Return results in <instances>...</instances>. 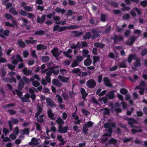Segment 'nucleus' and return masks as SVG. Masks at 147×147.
<instances>
[{"label":"nucleus","mask_w":147,"mask_h":147,"mask_svg":"<svg viewBox=\"0 0 147 147\" xmlns=\"http://www.w3.org/2000/svg\"><path fill=\"white\" fill-rule=\"evenodd\" d=\"M24 9L27 11H31L32 10V7L29 6H25L24 7Z\"/></svg>","instance_id":"41"},{"label":"nucleus","mask_w":147,"mask_h":147,"mask_svg":"<svg viewBox=\"0 0 147 147\" xmlns=\"http://www.w3.org/2000/svg\"><path fill=\"white\" fill-rule=\"evenodd\" d=\"M147 54V48H145L142 51L141 55L142 56H144Z\"/></svg>","instance_id":"62"},{"label":"nucleus","mask_w":147,"mask_h":147,"mask_svg":"<svg viewBox=\"0 0 147 147\" xmlns=\"http://www.w3.org/2000/svg\"><path fill=\"white\" fill-rule=\"evenodd\" d=\"M108 143L109 144H113L115 146H116L117 144V140L113 138H111L108 141Z\"/></svg>","instance_id":"22"},{"label":"nucleus","mask_w":147,"mask_h":147,"mask_svg":"<svg viewBox=\"0 0 147 147\" xmlns=\"http://www.w3.org/2000/svg\"><path fill=\"white\" fill-rule=\"evenodd\" d=\"M137 38L134 36H132L129 38V40H130V42L127 41L126 42V44L128 45H131L134 42L136 41Z\"/></svg>","instance_id":"12"},{"label":"nucleus","mask_w":147,"mask_h":147,"mask_svg":"<svg viewBox=\"0 0 147 147\" xmlns=\"http://www.w3.org/2000/svg\"><path fill=\"white\" fill-rule=\"evenodd\" d=\"M38 144V140L35 138H32V142L29 143L31 145H35L36 146Z\"/></svg>","instance_id":"30"},{"label":"nucleus","mask_w":147,"mask_h":147,"mask_svg":"<svg viewBox=\"0 0 147 147\" xmlns=\"http://www.w3.org/2000/svg\"><path fill=\"white\" fill-rule=\"evenodd\" d=\"M76 59L77 61L80 62H81L84 59L83 57L80 55L77 56L76 57Z\"/></svg>","instance_id":"47"},{"label":"nucleus","mask_w":147,"mask_h":147,"mask_svg":"<svg viewBox=\"0 0 147 147\" xmlns=\"http://www.w3.org/2000/svg\"><path fill=\"white\" fill-rule=\"evenodd\" d=\"M140 4L141 6L145 7L147 6V0H144L141 1L140 3Z\"/></svg>","instance_id":"48"},{"label":"nucleus","mask_w":147,"mask_h":147,"mask_svg":"<svg viewBox=\"0 0 147 147\" xmlns=\"http://www.w3.org/2000/svg\"><path fill=\"white\" fill-rule=\"evenodd\" d=\"M98 100L99 101L101 102L102 101H103L104 104H106L107 102V100L105 97L99 98Z\"/></svg>","instance_id":"44"},{"label":"nucleus","mask_w":147,"mask_h":147,"mask_svg":"<svg viewBox=\"0 0 147 147\" xmlns=\"http://www.w3.org/2000/svg\"><path fill=\"white\" fill-rule=\"evenodd\" d=\"M8 79L9 80V82L12 83L13 82H14V83H16V78L13 77H11V78H8Z\"/></svg>","instance_id":"51"},{"label":"nucleus","mask_w":147,"mask_h":147,"mask_svg":"<svg viewBox=\"0 0 147 147\" xmlns=\"http://www.w3.org/2000/svg\"><path fill=\"white\" fill-rule=\"evenodd\" d=\"M18 45L20 47L24 48L26 46L25 43L22 41V39H19L17 41Z\"/></svg>","instance_id":"21"},{"label":"nucleus","mask_w":147,"mask_h":147,"mask_svg":"<svg viewBox=\"0 0 147 147\" xmlns=\"http://www.w3.org/2000/svg\"><path fill=\"white\" fill-rule=\"evenodd\" d=\"M92 63V60H88L85 59L84 61V66L88 67L90 66Z\"/></svg>","instance_id":"33"},{"label":"nucleus","mask_w":147,"mask_h":147,"mask_svg":"<svg viewBox=\"0 0 147 147\" xmlns=\"http://www.w3.org/2000/svg\"><path fill=\"white\" fill-rule=\"evenodd\" d=\"M23 81H24L26 84H29L30 81V80L26 77L24 76L22 77Z\"/></svg>","instance_id":"43"},{"label":"nucleus","mask_w":147,"mask_h":147,"mask_svg":"<svg viewBox=\"0 0 147 147\" xmlns=\"http://www.w3.org/2000/svg\"><path fill=\"white\" fill-rule=\"evenodd\" d=\"M45 34L44 31L42 30H40L39 31H37L34 33V34L35 35H42Z\"/></svg>","instance_id":"38"},{"label":"nucleus","mask_w":147,"mask_h":147,"mask_svg":"<svg viewBox=\"0 0 147 147\" xmlns=\"http://www.w3.org/2000/svg\"><path fill=\"white\" fill-rule=\"evenodd\" d=\"M136 55L135 54H130L127 58V62L129 63H130L133 59L135 60L136 59Z\"/></svg>","instance_id":"13"},{"label":"nucleus","mask_w":147,"mask_h":147,"mask_svg":"<svg viewBox=\"0 0 147 147\" xmlns=\"http://www.w3.org/2000/svg\"><path fill=\"white\" fill-rule=\"evenodd\" d=\"M30 80L32 82L33 86H34L35 87H37L40 85V83L37 81L35 80L34 78H30Z\"/></svg>","instance_id":"23"},{"label":"nucleus","mask_w":147,"mask_h":147,"mask_svg":"<svg viewBox=\"0 0 147 147\" xmlns=\"http://www.w3.org/2000/svg\"><path fill=\"white\" fill-rule=\"evenodd\" d=\"M106 18V15L104 14H101L100 16V21L102 22H105V21Z\"/></svg>","instance_id":"52"},{"label":"nucleus","mask_w":147,"mask_h":147,"mask_svg":"<svg viewBox=\"0 0 147 147\" xmlns=\"http://www.w3.org/2000/svg\"><path fill=\"white\" fill-rule=\"evenodd\" d=\"M103 84L106 86L108 87H111L113 86L109 78L107 77H105L103 78Z\"/></svg>","instance_id":"7"},{"label":"nucleus","mask_w":147,"mask_h":147,"mask_svg":"<svg viewBox=\"0 0 147 147\" xmlns=\"http://www.w3.org/2000/svg\"><path fill=\"white\" fill-rule=\"evenodd\" d=\"M45 116L44 114H42L39 116H38L37 118H36L37 119V121L40 123H43L44 122V120L43 117Z\"/></svg>","instance_id":"29"},{"label":"nucleus","mask_w":147,"mask_h":147,"mask_svg":"<svg viewBox=\"0 0 147 147\" xmlns=\"http://www.w3.org/2000/svg\"><path fill=\"white\" fill-rule=\"evenodd\" d=\"M36 48L38 50H41L42 49H47V47L46 45L43 44H40L36 46Z\"/></svg>","instance_id":"28"},{"label":"nucleus","mask_w":147,"mask_h":147,"mask_svg":"<svg viewBox=\"0 0 147 147\" xmlns=\"http://www.w3.org/2000/svg\"><path fill=\"white\" fill-rule=\"evenodd\" d=\"M94 125V123L92 121H89L84 124L83 126L82 131L83 133L86 134L88 130V128L92 127Z\"/></svg>","instance_id":"2"},{"label":"nucleus","mask_w":147,"mask_h":147,"mask_svg":"<svg viewBox=\"0 0 147 147\" xmlns=\"http://www.w3.org/2000/svg\"><path fill=\"white\" fill-rule=\"evenodd\" d=\"M125 119L128 121V124L131 127H132L135 124H137V121L134 119L129 117H126Z\"/></svg>","instance_id":"5"},{"label":"nucleus","mask_w":147,"mask_h":147,"mask_svg":"<svg viewBox=\"0 0 147 147\" xmlns=\"http://www.w3.org/2000/svg\"><path fill=\"white\" fill-rule=\"evenodd\" d=\"M133 139V138L131 137L129 138H125L123 140V142L125 143H126L127 142H130Z\"/></svg>","instance_id":"57"},{"label":"nucleus","mask_w":147,"mask_h":147,"mask_svg":"<svg viewBox=\"0 0 147 147\" xmlns=\"http://www.w3.org/2000/svg\"><path fill=\"white\" fill-rule=\"evenodd\" d=\"M119 66L120 68H127V67L126 63L123 61L122 63H119Z\"/></svg>","instance_id":"39"},{"label":"nucleus","mask_w":147,"mask_h":147,"mask_svg":"<svg viewBox=\"0 0 147 147\" xmlns=\"http://www.w3.org/2000/svg\"><path fill=\"white\" fill-rule=\"evenodd\" d=\"M9 12L14 15L17 16L18 13L16 11V8L14 7H11L9 10Z\"/></svg>","instance_id":"20"},{"label":"nucleus","mask_w":147,"mask_h":147,"mask_svg":"<svg viewBox=\"0 0 147 147\" xmlns=\"http://www.w3.org/2000/svg\"><path fill=\"white\" fill-rule=\"evenodd\" d=\"M68 130L67 126H65L63 127L62 125L58 126V131L61 134L65 133L67 132Z\"/></svg>","instance_id":"9"},{"label":"nucleus","mask_w":147,"mask_h":147,"mask_svg":"<svg viewBox=\"0 0 147 147\" xmlns=\"http://www.w3.org/2000/svg\"><path fill=\"white\" fill-rule=\"evenodd\" d=\"M47 114L48 117L51 119L53 120L55 119L54 114L51 109H49L47 111Z\"/></svg>","instance_id":"17"},{"label":"nucleus","mask_w":147,"mask_h":147,"mask_svg":"<svg viewBox=\"0 0 147 147\" xmlns=\"http://www.w3.org/2000/svg\"><path fill=\"white\" fill-rule=\"evenodd\" d=\"M25 84L23 80L21 79L19 81V83L18 86V88L19 89H22L24 87Z\"/></svg>","instance_id":"27"},{"label":"nucleus","mask_w":147,"mask_h":147,"mask_svg":"<svg viewBox=\"0 0 147 147\" xmlns=\"http://www.w3.org/2000/svg\"><path fill=\"white\" fill-rule=\"evenodd\" d=\"M5 17L6 19H11L12 22V24H11L9 22H6L5 23V26L13 28L17 25V22L12 17L11 15L7 13L5 14Z\"/></svg>","instance_id":"1"},{"label":"nucleus","mask_w":147,"mask_h":147,"mask_svg":"<svg viewBox=\"0 0 147 147\" xmlns=\"http://www.w3.org/2000/svg\"><path fill=\"white\" fill-rule=\"evenodd\" d=\"M110 4L112 7H117L118 6V4L117 3L114 1H112L110 2Z\"/></svg>","instance_id":"53"},{"label":"nucleus","mask_w":147,"mask_h":147,"mask_svg":"<svg viewBox=\"0 0 147 147\" xmlns=\"http://www.w3.org/2000/svg\"><path fill=\"white\" fill-rule=\"evenodd\" d=\"M104 111L103 112V114L105 115H109L110 114L109 110L107 108H105L104 109Z\"/></svg>","instance_id":"49"},{"label":"nucleus","mask_w":147,"mask_h":147,"mask_svg":"<svg viewBox=\"0 0 147 147\" xmlns=\"http://www.w3.org/2000/svg\"><path fill=\"white\" fill-rule=\"evenodd\" d=\"M52 83L53 85L58 87H60L62 85V83L58 80L55 79L53 80Z\"/></svg>","instance_id":"19"},{"label":"nucleus","mask_w":147,"mask_h":147,"mask_svg":"<svg viewBox=\"0 0 147 147\" xmlns=\"http://www.w3.org/2000/svg\"><path fill=\"white\" fill-rule=\"evenodd\" d=\"M19 12L21 16H26L27 15V12L22 9H21L19 11Z\"/></svg>","instance_id":"45"},{"label":"nucleus","mask_w":147,"mask_h":147,"mask_svg":"<svg viewBox=\"0 0 147 147\" xmlns=\"http://www.w3.org/2000/svg\"><path fill=\"white\" fill-rule=\"evenodd\" d=\"M58 78L63 82H66L69 79V78L65 77L60 75L58 76Z\"/></svg>","instance_id":"24"},{"label":"nucleus","mask_w":147,"mask_h":147,"mask_svg":"<svg viewBox=\"0 0 147 147\" xmlns=\"http://www.w3.org/2000/svg\"><path fill=\"white\" fill-rule=\"evenodd\" d=\"M111 39L113 40L114 42V43L115 44H117L118 43V41H122L123 39V38L120 36H117L116 35H115L113 37H112Z\"/></svg>","instance_id":"8"},{"label":"nucleus","mask_w":147,"mask_h":147,"mask_svg":"<svg viewBox=\"0 0 147 147\" xmlns=\"http://www.w3.org/2000/svg\"><path fill=\"white\" fill-rule=\"evenodd\" d=\"M7 112L9 113V114L12 115L15 114L16 113L15 110L13 109H9L7 111Z\"/></svg>","instance_id":"55"},{"label":"nucleus","mask_w":147,"mask_h":147,"mask_svg":"<svg viewBox=\"0 0 147 147\" xmlns=\"http://www.w3.org/2000/svg\"><path fill=\"white\" fill-rule=\"evenodd\" d=\"M91 36V34L90 32H86L85 35L83 36V38L85 40L89 39Z\"/></svg>","instance_id":"35"},{"label":"nucleus","mask_w":147,"mask_h":147,"mask_svg":"<svg viewBox=\"0 0 147 147\" xmlns=\"http://www.w3.org/2000/svg\"><path fill=\"white\" fill-rule=\"evenodd\" d=\"M136 61L134 63V66L136 67H138L141 65V64L140 63L141 60L140 59H138L136 58Z\"/></svg>","instance_id":"31"},{"label":"nucleus","mask_w":147,"mask_h":147,"mask_svg":"<svg viewBox=\"0 0 147 147\" xmlns=\"http://www.w3.org/2000/svg\"><path fill=\"white\" fill-rule=\"evenodd\" d=\"M129 14H126L122 16V18L123 20H127L129 18Z\"/></svg>","instance_id":"58"},{"label":"nucleus","mask_w":147,"mask_h":147,"mask_svg":"<svg viewBox=\"0 0 147 147\" xmlns=\"http://www.w3.org/2000/svg\"><path fill=\"white\" fill-rule=\"evenodd\" d=\"M16 59H15L12 61V63L14 65H17L18 62H23L24 61L21 57L19 54L16 55Z\"/></svg>","instance_id":"6"},{"label":"nucleus","mask_w":147,"mask_h":147,"mask_svg":"<svg viewBox=\"0 0 147 147\" xmlns=\"http://www.w3.org/2000/svg\"><path fill=\"white\" fill-rule=\"evenodd\" d=\"M116 90H112L107 95V96L110 99H113L115 97V95L114 94L116 92Z\"/></svg>","instance_id":"18"},{"label":"nucleus","mask_w":147,"mask_h":147,"mask_svg":"<svg viewBox=\"0 0 147 147\" xmlns=\"http://www.w3.org/2000/svg\"><path fill=\"white\" fill-rule=\"evenodd\" d=\"M56 121L59 125V126L62 125L64 123L63 121L60 117H58Z\"/></svg>","instance_id":"34"},{"label":"nucleus","mask_w":147,"mask_h":147,"mask_svg":"<svg viewBox=\"0 0 147 147\" xmlns=\"http://www.w3.org/2000/svg\"><path fill=\"white\" fill-rule=\"evenodd\" d=\"M30 97V95L28 93H27L24 95V96L21 97V101L23 102H30V100L29 99Z\"/></svg>","instance_id":"10"},{"label":"nucleus","mask_w":147,"mask_h":147,"mask_svg":"<svg viewBox=\"0 0 147 147\" xmlns=\"http://www.w3.org/2000/svg\"><path fill=\"white\" fill-rule=\"evenodd\" d=\"M11 121L12 124V123L16 124L19 122V120L18 119H15L13 117L11 118Z\"/></svg>","instance_id":"59"},{"label":"nucleus","mask_w":147,"mask_h":147,"mask_svg":"<svg viewBox=\"0 0 147 147\" xmlns=\"http://www.w3.org/2000/svg\"><path fill=\"white\" fill-rule=\"evenodd\" d=\"M50 59L49 57L47 56H43L41 57L42 61L44 62H47L50 60Z\"/></svg>","instance_id":"32"},{"label":"nucleus","mask_w":147,"mask_h":147,"mask_svg":"<svg viewBox=\"0 0 147 147\" xmlns=\"http://www.w3.org/2000/svg\"><path fill=\"white\" fill-rule=\"evenodd\" d=\"M93 61L96 62L99 61L100 60V58L99 56H94L93 57Z\"/></svg>","instance_id":"60"},{"label":"nucleus","mask_w":147,"mask_h":147,"mask_svg":"<svg viewBox=\"0 0 147 147\" xmlns=\"http://www.w3.org/2000/svg\"><path fill=\"white\" fill-rule=\"evenodd\" d=\"M22 71L26 76L31 75L32 73V71L31 70L29 69L27 70V68L26 67L23 69Z\"/></svg>","instance_id":"25"},{"label":"nucleus","mask_w":147,"mask_h":147,"mask_svg":"<svg viewBox=\"0 0 147 147\" xmlns=\"http://www.w3.org/2000/svg\"><path fill=\"white\" fill-rule=\"evenodd\" d=\"M23 57L25 58H26L29 55V53L26 51H24L23 52Z\"/></svg>","instance_id":"64"},{"label":"nucleus","mask_w":147,"mask_h":147,"mask_svg":"<svg viewBox=\"0 0 147 147\" xmlns=\"http://www.w3.org/2000/svg\"><path fill=\"white\" fill-rule=\"evenodd\" d=\"M46 15H43L41 18L39 16H37V19L36 20V22L37 23L42 24L45 21V18Z\"/></svg>","instance_id":"11"},{"label":"nucleus","mask_w":147,"mask_h":147,"mask_svg":"<svg viewBox=\"0 0 147 147\" xmlns=\"http://www.w3.org/2000/svg\"><path fill=\"white\" fill-rule=\"evenodd\" d=\"M94 45L95 47H98L100 49L103 48L105 46V44L97 42H95L94 43Z\"/></svg>","instance_id":"26"},{"label":"nucleus","mask_w":147,"mask_h":147,"mask_svg":"<svg viewBox=\"0 0 147 147\" xmlns=\"http://www.w3.org/2000/svg\"><path fill=\"white\" fill-rule=\"evenodd\" d=\"M91 32L92 34H94L97 33H100V31L97 28H94L91 30Z\"/></svg>","instance_id":"42"},{"label":"nucleus","mask_w":147,"mask_h":147,"mask_svg":"<svg viewBox=\"0 0 147 147\" xmlns=\"http://www.w3.org/2000/svg\"><path fill=\"white\" fill-rule=\"evenodd\" d=\"M37 112L35 115V117L36 118H37L38 116H39L40 115L43 109L40 106L38 105L37 106Z\"/></svg>","instance_id":"16"},{"label":"nucleus","mask_w":147,"mask_h":147,"mask_svg":"<svg viewBox=\"0 0 147 147\" xmlns=\"http://www.w3.org/2000/svg\"><path fill=\"white\" fill-rule=\"evenodd\" d=\"M46 102L47 105L50 107H52L55 106L54 102L53 100L50 98H47L46 99Z\"/></svg>","instance_id":"14"},{"label":"nucleus","mask_w":147,"mask_h":147,"mask_svg":"<svg viewBox=\"0 0 147 147\" xmlns=\"http://www.w3.org/2000/svg\"><path fill=\"white\" fill-rule=\"evenodd\" d=\"M88 53V51L86 49H84L82 52V54L83 57H85Z\"/></svg>","instance_id":"50"},{"label":"nucleus","mask_w":147,"mask_h":147,"mask_svg":"<svg viewBox=\"0 0 147 147\" xmlns=\"http://www.w3.org/2000/svg\"><path fill=\"white\" fill-rule=\"evenodd\" d=\"M7 66L9 69L12 70H13L15 68V66L11 64H7Z\"/></svg>","instance_id":"61"},{"label":"nucleus","mask_w":147,"mask_h":147,"mask_svg":"<svg viewBox=\"0 0 147 147\" xmlns=\"http://www.w3.org/2000/svg\"><path fill=\"white\" fill-rule=\"evenodd\" d=\"M72 33L77 37H79L83 34L82 32H80L78 31H73Z\"/></svg>","instance_id":"37"},{"label":"nucleus","mask_w":147,"mask_h":147,"mask_svg":"<svg viewBox=\"0 0 147 147\" xmlns=\"http://www.w3.org/2000/svg\"><path fill=\"white\" fill-rule=\"evenodd\" d=\"M56 97L57 98V100L60 103H61L62 102L63 98L61 96L57 94Z\"/></svg>","instance_id":"56"},{"label":"nucleus","mask_w":147,"mask_h":147,"mask_svg":"<svg viewBox=\"0 0 147 147\" xmlns=\"http://www.w3.org/2000/svg\"><path fill=\"white\" fill-rule=\"evenodd\" d=\"M79 27L75 25H69L67 26L68 29L73 30L76 29L78 28Z\"/></svg>","instance_id":"40"},{"label":"nucleus","mask_w":147,"mask_h":147,"mask_svg":"<svg viewBox=\"0 0 147 147\" xmlns=\"http://www.w3.org/2000/svg\"><path fill=\"white\" fill-rule=\"evenodd\" d=\"M25 42L28 44H33L34 43L36 44V40H25Z\"/></svg>","instance_id":"46"},{"label":"nucleus","mask_w":147,"mask_h":147,"mask_svg":"<svg viewBox=\"0 0 147 147\" xmlns=\"http://www.w3.org/2000/svg\"><path fill=\"white\" fill-rule=\"evenodd\" d=\"M128 92L127 89L124 88H121L120 90V93L123 95H126L128 93Z\"/></svg>","instance_id":"36"},{"label":"nucleus","mask_w":147,"mask_h":147,"mask_svg":"<svg viewBox=\"0 0 147 147\" xmlns=\"http://www.w3.org/2000/svg\"><path fill=\"white\" fill-rule=\"evenodd\" d=\"M50 69L52 71L54 75H57L58 74L59 69L58 67L53 66L50 67Z\"/></svg>","instance_id":"15"},{"label":"nucleus","mask_w":147,"mask_h":147,"mask_svg":"<svg viewBox=\"0 0 147 147\" xmlns=\"http://www.w3.org/2000/svg\"><path fill=\"white\" fill-rule=\"evenodd\" d=\"M67 29V26H61L59 28V30H58V32H61Z\"/></svg>","instance_id":"54"},{"label":"nucleus","mask_w":147,"mask_h":147,"mask_svg":"<svg viewBox=\"0 0 147 147\" xmlns=\"http://www.w3.org/2000/svg\"><path fill=\"white\" fill-rule=\"evenodd\" d=\"M10 33V31L8 30H5L3 31V34L6 36H8Z\"/></svg>","instance_id":"63"},{"label":"nucleus","mask_w":147,"mask_h":147,"mask_svg":"<svg viewBox=\"0 0 147 147\" xmlns=\"http://www.w3.org/2000/svg\"><path fill=\"white\" fill-rule=\"evenodd\" d=\"M86 86L90 88H94L96 85V83L95 81L93 79L88 80L86 82Z\"/></svg>","instance_id":"4"},{"label":"nucleus","mask_w":147,"mask_h":147,"mask_svg":"<svg viewBox=\"0 0 147 147\" xmlns=\"http://www.w3.org/2000/svg\"><path fill=\"white\" fill-rule=\"evenodd\" d=\"M104 127L105 128H108L107 132L111 135L113 132L112 128H115L116 125L114 123H105L104 124Z\"/></svg>","instance_id":"3"}]
</instances>
